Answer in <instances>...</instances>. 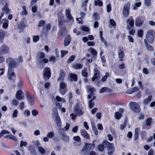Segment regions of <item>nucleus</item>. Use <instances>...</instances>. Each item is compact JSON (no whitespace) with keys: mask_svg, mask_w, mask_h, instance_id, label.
<instances>
[{"mask_svg":"<svg viewBox=\"0 0 155 155\" xmlns=\"http://www.w3.org/2000/svg\"><path fill=\"white\" fill-rule=\"evenodd\" d=\"M7 62L8 63V69L7 77L10 80H11L15 77V73L13 71V68L16 67L17 64L16 59H14L12 58H9L7 60Z\"/></svg>","mask_w":155,"mask_h":155,"instance_id":"obj_1","label":"nucleus"},{"mask_svg":"<svg viewBox=\"0 0 155 155\" xmlns=\"http://www.w3.org/2000/svg\"><path fill=\"white\" fill-rule=\"evenodd\" d=\"M95 141V140H94L92 143H85L81 151V153L83 154H85L90 150L93 149L94 147Z\"/></svg>","mask_w":155,"mask_h":155,"instance_id":"obj_2","label":"nucleus"},{"mask_svg":"<svg viewBox=\"0 0 155 155\" xmlns=\"http://www.w3.org/2000/svg\"><path fill=\"white\" fill-rule=\"evenodd\" d=\"M59 134L61 139L66 142L69 141V137L65 133L64 130L62 128H60L58 130Z\"/></svg>","mask_w":155,"mask_h":155,"instance_id":"obj_3","label":"nucleus"},{"mask_svg":"<svg viewBox=\"0 0 155 155\" xmlns=\"http://www.w3.org/2000/svg\"><path fill=\"white\" fill-rule=\"evenodd\" d=\"M154 31L153 30H149L146 36V39L144 40L150 44H152L153 43L154 41V38L153 36V34Z\"/></svg>","mask_w":155,"mask_h":155,"instance_id":"obj_4","label":"nucleus"},{"mask_svg":"<svg viewBox=\"0 0 155 155\" xmlns=\"http://www.w3.org/2000/svg\"><path fill=\"white\" fill-rule=\"evenodd\" d=\"M43 76L45 80L48 81L51 77V71L49 68L45 67L43 71Z\"/></svg>","mask_w":155,"mask_h":155,"instance_id":"obj_5","label":"nucleus"},{"mask_svg":"<svg viewBox=\"0 0 155 155\" xmlns=\"http://www.w3.org/2000/svg\"><path fill=\"white\" fill-rule=\"evenodd\" d=\"M65 14L67 19V20L65 21L66 22H70L72 24L74 22V19L73 17L72 16L70 10L67 9L65 10Z\"/></svg>","mask_w":155,"mask_h":155,"instance_id":"obj_6","label":"nucleus"},{"mask_svg":"<svg viewBox=\"0 0 155 155\" xmlns=\"http://www.w3.org/2000/svg\"><path fill=\"white\" fill-rule=\"evenodd\" d=\"M131 109L134 112L136 113H139L140 109L138 104L136 102H131L130 104Z\"/></svg>","mask_w":155,"mask_h":155,"instance_id":"obj_7","label":"nucleus"},{"mask_svg":"<svg viewBox=\"0 0 155 155\" xmlns=\"http://www.w3.org/2000/svg\"><path fill=\"white\" fill-rule=\"evenodd\" d=\"M104 144L105 145H107L108 154L109 155H111L114 151L113 144L110 143L108 142H104Z\"/></svg>","mask_w":155,"mask_h":155,"instance_id":"obj_8","label":"nucleus"},{"mask_svg":"<svg viewBox=\"0 0 155 155\" xmlns=\"http://www.w3.org/2000/svg\"><path fill=\"white\" fill-rule=\"evenodd\" d=\"M130 7V4L128 3L125 4L124 5L123 10V14L125 18L127 17L129 15Z\"/></svg>","mask_w":155,"mask_h":155,"instance_id":"obj_9","label":"nucleus"},{"mask_svg":"<svg viewBox=\"0 0 155 155\" xmlns=\"http://www.w3.org/2000/svg\"><path fill=\"white\" fill-rule=\"evenodd\" d=\"M9 48L5 45H2L0 48V53L1 54H5L9 52Z\"/></svg>","mask_w":155,"mask_h":155,"instance_id":"obj_10","label":"nucleus"},{"mask_svg":"<svg viewBox=\"0 0 155 155\" xmlns=\"http://www.w3.org/2000/svg\"><path fill=\"white\" fill-rule=\"evenodd\" d=\"M57 17L58 18V26H61L64 21L63 20L64 15L61 12H58L57 14Z\"/></svg>","mask_w":155,"mask_h":155,"instance_id":"obj_11","label":"nucleus"},{"mask_svg":"<svg viewBox=\"0 0 155 155\" xmlns=\"http://www.w3.org/2000/svg\"><path fill=\"white\" fill-rule=\"evenodd\" d=\"M27 26V22L24 19L22 20L19 23L18 27L20 30H22Z\"/></svg>","mask_w":155,"mask_h":155,"instance_id":"obj_12","label":"nucleus"},{"mask_svg":"<svg viewBox=\"0 0 155 155\" xmlns=\"http://www.w3.org/2000/svg\"><path fill=\"white\" fill-rule=\"evenodd\" d=\"M74 112L77 116H80L83 114V112L82 110V108H80L78 104L76 105L74 108Z\"/></svg>","mask_w":155,"mask_h":155,"instance_id":"obj_13","label":"nucleus"},{"mask_svg":"<svg viewBox=\"0 0 155 155\" xmlns=\"http://www.w3.org/2000/svg\"><path fill=\"white\" fill-rule=\"evenodd\" d=\"M127 23V28L128 30H130L131 28L129 26L131 27H132L134 26V20L132 16H130L129 19H128Z\"/></svg>","mask_w":155,"mask_h":155,"instance_id":"obj_14","label":"nucleus"},{"mask_svg":"<svg viewBox=\"0 0 155 155\" xmlns=\"http://www.w3.org/2000/svg\"><path fill=\"white\" fill-rule=\"evenodd\" d=\"M66 73L63 70H61L60 71L59 76L57 79V81H62L64 80Z\"/></svg>","mask_w":155,"mask_h":155,"instance_id":"obj_15","label":"nucleus"},{"mask_svg":"<svg viewBox=\"0 0 155 155\" xmlns=\"http://www.w3.org/2000/svg\"><path fill=\"white\" fill-rule=\"evenodd\" d=\"M23 92L20 90H19L16 92L15 97L18 100H21L23 97L24 96L23 95Z\"/></svg>","mask_w":155,"mask_h":155,"instance_id":"obj_16","label":"nucleus"},{"mask_svg":"<svg viewBox=\"0 0 155 155\" xmlns=\"http://www.w3.org/2000/svg\"><path fill=\"white\" fill-rule=\"evenodd\" d=\"M152 119L151 118H149L147 119L146 121V125L143 124L142 126V129H147V127L150 126L151 123Z\"/></svg>","mask_w":155,"mask_h":155,"instance_id":"obj_17","label":"nucleus"},{"mask_svg":"<svg viewBox=\"0 0 155 155\" xmlns=\"http://www.w3.org/2000/svg\"><path fill=\"white\" fill-rule=\"evenodd\" d=\"M8 6V4L7 3H5L2 9V11L5 12V13L7 15L8 14L10 13Z\"/></svg>","mask_w":155,"mask_h":155,"instance_id":"obj_18","label":"nucleus"},{"mask_svg":"<svg viewBox=\"0 0 155 155\" xmlns=\"http://www.w3.org/2000/svg\"><path fill=\"white\" fill-rule=\"evenodd\" d=\"M118 56L119 58H123L124 56V49L123 47H119Z\"/></svg>","mask_w":155,"mask_h":155,"instance_id":"obj_19","label":"nucleus"},{"mask_svg":"<svg viewBox=\"0 0 155 155\" xmlns=\"http://www.w3.org/2000/svg\"><path fill=\"white\" fill-rule=\"evenodd\" d=\"M71 41V38L69 35H67L65 38L64 45L65 46H68L70 43Z\"/></svg>","mask_w":155,"mask_h":155,"instance_id":"obj_20","label":"nucleus"},{"mask_svg":"<svg viewBox=\"0 0 155 155\" xmlns=\"http://www.w3.org/2000/svg\"><path fill=\"white\" fill-rule=\"evenodd\" d=\"M143 22V19H140V18H137L135 20V25L137 27L141 26Z\"/></svg>","mask_w":155,"mask_h":155,"instance_id":"obj_21","label":"nucleus"},{"mask_svg":"<svg viewBox=\"0 0 155 155\" xmlns=\"http://www.w3.org/2000/svg\"><path fill=\"white\" fill-rule=\"evenodd\" d=\"M106 142H108L107 141L105 140L102 142V143L99 144L98 146V150L101 151H103L104 150V147H107V145H105L104 144V143Z\"/></svg>","mask_w":155,"mask_h":155,"instance_id":"obj_22","label":"nucleus"},{"mask_svg":"<svg viewBox=\"0 0 155 155\" xmlns=\"http://www.w3.org/2000/svg\"><path fill=\"white\" fill-rule=\"evenodd\" d=\"M94 76L92 78V81H94L96 79H97L98 76L99 75V71L97 69H95L94 71Z\"/></svg>","mask_w":155,"mask_h":155,"instance_id":"obj_23","label":"nucleus"},{"mask_svg":"<svg viewBox=\"0 0 155 155\" xmlns=\"http://www.w3.org/2000/svg\"><path fill=\"white\" fill-rule=\"evenodd\" d=\"M55 122L57 126L60 127L61 126V123L59 116L58 115H55Z\"/></svg>","mask_w":155,"mask_h":155,"instance_id":"obj_24","label":"nucleus"},{"mask_svg":"<svg viewBox=\"0 0 155 155\" xmlns=\"http://www.w3.org/2000/svg\"><path fill=\"white\" fill-rule=\"evenodd\" d=\"M140 131V129L139 127H137L135 129V133L134 136L135 140H137L138 139L139 136V133Z\"/></svg>","mask_w":155,"mask_h":155,"instance_id":"obj_25","label":"nucleus"},{"mask_svg":"<svg viewBox=\"0 0 155 155\" xmlns=\"http://www.w3.org/2000/svg\"><path fill=\"white\" fill-rule=\"evenodd\" d=\"M6 34L5 31L3 29H0V42H2L5 38Z\"/></svg>","mask_w":155,"mask_h":155,"instance_id":"obj_26","label":"nucleus"},{"mask_svg":"<svg viewBox=\"0 0 155 155\" xmlns=\"http://www.w3.org/2000/svg\"><path fill=\"white\" fill-rule=\"evenodd\" d=\"M70 77L71 78V81H77L78 80L77 75L73 73H71L70 74Z\"/></svg>","mask_w":155,"mask_h":155,"instance_id":"obj_27","label":"nucleus"},{"mask_svg":"<svg viewBox=\"0 0 155 155\" xmlns=\"http://www.w3.org/2000/svg\"><path fill=\"white\" fill-rule=\"evenodd\" d=\"M4 137L5 138L11 139L15 141H17V139L16 138L15 136L12 135L10 134L6 135L4 136Z\"/></svg>","mask_w":155,"mask_h":155,"instance_id":"obj_28","label":"nucleus"},{"mask_svg":"<svg viewBox=\"0 0 155 155\" xmlns=\"http://www.w3.org/2000/svg\"><path fill=\"white\" fill-rule=\"evenodd\" d=\"M81 135L84 138L86 139H88L89 137V134H87V132L84 130H81Z\"/></svg>","mask_w":155,"mask_h":155,"instance_id":"obj_29","label":"nucleus"},{"mask_svg":"<svg viewBox=\"0 0 155 155\" xmlns=\"http://www.w3.org/2000/svg\"><path fill=\"white\" fill-rule=\"evenodd\" d=\"M3 20L4 22L2 24V27L4 29H7L8 27L9 21L7 19L5 18L3 19Z\"/></svg>","mask_w":155,"mask_h":155,"instance_id":"obj_30","label":"nucleus"},{"mask_svg":"<svg viewBox=\"0 0 155 155\" xmlns=\"http://www.w3.org/2000/svg\"><path fill=\"white\" fill-rule=\"evenodd\" d=\"M27 97L29 104L31 105H33L34 103V100L33 97L28 95H27Z\"/></svg>","mask_w":155,"mask_h":155,"instance_id":"obj_31","label":"nucleus"},{"mask_svg":"<svg viewBox=\"0 0 155 155\" xmlns=\"http://www.w3.org/2000/svg\"><path fill=\"white\" fill-rule=\"evenodd\" d=\"M151 99L152 96H149L144 100L143 104L145 105L147 104L151 101Z\"/></svg>","mask_w":155,"mask_h":155,"instance_id":"obj_32","label":"nucleus"},{"mask_svg":"<svg viewBox=\"0 0 155 155\" xmlns=\"http://www.w3.org/2000/svg\"><path fill=\"white\" fill-rule=\"evenodd\" d=\"M145 45L147 49L150 51H153L154 49L153 47L149 45L145 40H144Z\"/></svg>","mask_w":155,"mask_h":155,"instance_id":"obj_33","label":"nucleus"},{"mask_svg":"<svg viewBox=\"0 0 155 155\" xmlns=\"http://www.w3.org/2000/svg\"><path fill=\"white\" fill-rule=\"evenodd\" d=\"M91 54L92 55L93 57L96 58L97 54V51L94 49L93 48H91L89 49Z\"/></svg>","mask_w":155,"mask_h":155,"instance_id":"obj_34","label":"nucleus"},{"mask_svg":"<svg viewBox=\"0 0 155 155\" xmlns=\"http://www.w3.org/2000/svg\"><path fill=\"white\" fill-rule=\"evenodd\" d=\"M87 69L85 68L81 71V75L84 78H87L88 76V73L87 72Z\"/></svg>","mask_w":155,"mask_h":155,"instance_id":"obj_35","label":"nucleus"},{"mask_svg":"<svg viewBox=\"0 0 155 155\" xmlns=\"http://www.w3.org/2000/svg\"><path fill=\"white\" fill-rule=\"evenodd\" d=\"M139 89L138 87H135L133 88L130 90H128L127 91L126 93L128 94H131L133 92L137 91Z\"/></svg>","mask_w":155,"mask_h":155,"instance_id":"obj_36","label":"nucleus"},{"mask_svg":"<svg viewBox=\"0 0 155 155\" xmlns=\"http://www.w3.org/2000/svg\"><path fill=\"white\" fill-rule=\"evenodd\" d=\"M82 67V65L81 64L77 63L73 65V68L76 69H79Z\"/></svg>","mask_w":155,"mask_h":155,"instance_id":"obj_37","label":"nucleus"},{"mask_svg":"<svg viewBox=\"0 0 155 155\" xmlns=\"http://www.w3.org/2000/svg\"><path fill=\"white\" fill-rule=\"evenodd\" d=\"M94 5L95 6L98 5L100 6H102L103 5V2L100 0H95L94 1Z\"/></svg>","mask_w":155,"mask_h":155,"instance_id":"obj_38","label":"nucleus"},{"mask_svg":"<svg viewBox=\"0 0 155 155\" xmlns=\"http://www.w3.org/2000/svg\"><path fill=\"white\" fill-rule=\"evenodd\" d=\"M140 137L143 140H144L147 137V133L145 131H142L140 133Z\"/></svg>","mask_w":155,"mask_h":155,"instance_id":"obj_39","label":"nucleus"},{"mask_svg":"<svg viewBox=\"0 0 155 155\" xmlns=\"http://www.w3.org/2000/svg\"><path fill=\"white\" fill-rule=\"evenodd\" d=\"M10 132L6 130H2L0 133V138L2 137L3 136L6 134H9Z\"/></svg>","mask_w":155,"mask_h":155,"instance_id":"obj_40","label":"nucleus"},{"mask_svg":"<svg viewBox=\"0 0 155 155\" xmlns=\"http://www.w3.org/2000/svg\"><path fill=\"white\" fill-rule=\"evenodd\" d=\"M67 87V84L64 82L60 83V87L62 89H64Z\"/></svg>","mask_w":155,"mask_h":155,"instance_id":"obj_41","label":"nucleus"},{"mask_svg":"<svg viewBox=\"0 0 155 155\" xmlns=\"http://www.w3.org/2000/svg\"><path fill=\"white\" fill-rule=\"evenodd\" d=\"M56 100L58 102H62L63 103H64L65 100L64 98H61L59 96H57L56 97Z\"/></svg>","mask_w":155,"mask_h":155,"instance_id":"obj_42","label":"nucleus"},{"mask_svg":"<svg viewBox=\"0 0 155 155\" xmlns=\"http://www.w3.org/2000/svg\"><path fill=\"white\" fill-rule=\"evenodd\" d=\"M75 58V56L74 55H73L70 57L67 62L68 63H69L72 62L74 59Z\"/></svg>","mask_w":155,"mask_h":155,"instance_id":"obj_43","label":"nucleus"},{"mask_svg":"<svg viewBox=\"0 0 155 155\" xmlns=\"http://www.w3.org/2000/svg\"><path fill=\"white\" fill-rule=\"evenodd\" d=\"M121 114L118 112L115 113V118L117 119H120L121 117Z\"/></svg>","mask_w":155,"mask_h":155,"instance_id":"obj_44","label":"nucleus"},{"mask_svg":"<svg viewBox=\"0 0 155 155\" xmlns=\"http://www.w3.org/2000/svg\"><path fill=\"white\" fill-rule=\"evenodd\" d=\"M38 150L42 154H45V149L41 147H38Z\"/></svg>","mask_w":155,"mask_h":155,"instance_id":"obj_45","label":"nucleus"},{"mask_svg":"<svg viewBox=\"0 0 155 155\" xmlns=\"http://www.w3.org/2000/svg\"><path fill=\"white\" fill-rule=\"evenodd\" d=\"M143 31L142 30H139L137 32V35L138 37L142 38L143 37Z\"/></svg>","mask_w":155,"mask_h":155,"instance_id":"obj_46","label":"nucleus"},{"mask_svg":"<svg viewBox=\"0 0 155 155\" xmlns=\"http://www.w3.org/2000/svg\"><path fill=\"white\" fill-rule=\"evenodd\" d=\"M54 133L53 132H49L47 135V136L50 139L52 138L54 136Z\"/></svg>","mask_w":155,"mask_h":155,"instance_id":"obj_47","label":"nucleus"},{"mask_svg":"<svg viewBox=\"0 0 155 155\" xmlns=\"http://www.w3.org/2000/svg\"><path fill=\"white\" fill-rule=\"evenodd\" d=\"M45 24V21H41L39 23L38 26V27L43 26Z\"/></svg>","mask_w":155,"mask_h":155,"instance_id":"obj_48","label":"nucleus"},{"mask_svg":"<svg viewBox=\"0 0 155 155\" xmlns=\"http://www.w3.org/2000/svg\"><path fill=\"white\" fill-rule=\"evenodd\" d=\"M39 37L38 35H35L33 37V40L34 42H36L39 40Z\"/></svg>","mask_w":155,"mask_h":155,"instance_id":"obj_49","label":"nucleus"},{"mask_svg":"<svg viewBox=\"0 0 155 155\" xmlns=\"http://www.w3.org/2000/svg\"><path fill=\"white\" fill-rule=\"evenodd\" d=\"M24 115L26 117H29L30 114V113L29 110H25L24 112Z\"/></svg>","mask_w":155,"mask_h":155,"instance_id":"obj_50","label":"nucleus"},{"mask_svg":"<svg viewBox=\"0 0 155 155\" xmlns=\"http://www.w3.org/2000/svg\"><path fill=\"white\" fill-rule=\"evenodd\" d=\"M73 139L78 142H80L81 141L80 137L78 136H76L73 137Z\"/></svg>","mask_w":155,"mask_h":155,"instance_id":"obj_51","label":"nucleus"},{"mask_svg":"<svg viewBox=\"0 0 155 155\" xmlns=\"http://www.w3.org/2000/svg\"><path fill=\"white\" fill-rule=\"evenodd\" d=\"M107 11L108 13H109L111 11V5L110 4H108L107 6Z\"/></svg>","mask_w":155,"mask_h":155,"instance_id":"obj_52","label":"nucleus"},{"mask_svg":"<svg viewBox=\"0 0 155 155\" xmlns=\"http://www.w3.org/2000/svg\"><path fill=\"white\" fill-rule=\"evenodd\" d=\"M31 113L33 116H36L38 114V112L36 110L34 109L32 111Z\"/></svg>","mask_w":155,"mask_h":155,"instance_id":"obj_53","label":"nucleus"},{"mask_svg":"<svg viewBox=\"0 0 155 155\" xmlns=\"http://www.w3.org/2000/svg\"><path fill=\"white\" fill-rule=\"evenodd\" d=\"M144 5L147 6H149L150 5L151 0H144Z\"/></svg>","mask_w":155,"mask_h":155,"instance_id":"obj_54","label":"nucleus"},{"mask_svg":"<svg viewBox=\"0 0 155 155\" xmlns=\"http://www.w3.org/2000/svg\"><path fill=\"white\" fill-rule=\"evenodd\" d=\"M67 96L69 99V101H70L71 99H72L73 98L72 92H68V94H67Z\"/></svg>","mask_w":155,"mask_h":155,"instance_id":"obj_55","label":"nucleus"},{"mask_svg":"<svg viewBox=\"0 0 155 155\" xmlns=\"http://www.w3.org/2000/svg\"><path fill=\"white\" fill-rule=\"evenodd\" d=\"M27 145V143L26 142H24L22 140L21 141L20 146L21 147H22L24 146L25 147Z\"/></svg>","mask_w":155,"mask_h":155,"instance_id":"obj_56","label":"nucleus"},{"mask_svg":"<svg viewBox=\"0 0 155 155\" xmlns=\"http://www.w3.org/2000/svg\"><path fill=\"white\" fill-rule=\"evenodd\" d=\"M68 53L67 51H61V56L63 58L64 55L67 54Z\"/></svg>","mask_w":155,"mask_h":155,"instance_id":"obj_57","label":"nucleus"},{"mask_svg":"<svg viewBox=\"0 0 155 155\" xmlns=\"http://www.w3.org/2000/svg\"><path fill=\"white\" fill-rule=\"evenodd\" d=\"M81 29L83 31H84L88 32L89 31V29L88 28L85 26H82L81 27Z\"/></svg>","mask_w":155,"mask_h":155,"instance_id":"obj_58","label":"nucleus"},{"mask_svg":"<svg viewBox=\"0 0 155 155\" xmlns=\"http://www.w3.org/2000/svg\"><path fill=\"white\" fill-rule=\"evenodd\" d=\"M98 14L96 13H94L93 15V17L94 19V20H97L98 18Z\"/></svg>","mask_w":155,"mask_h":155,"instance_id":"obj_59","label":"nucleus"},{"mask_svg":"<svg viewBox=\"0 0 155 155\" xmlns=\"http://www.w3.org/2000/svg\"><path fill=\"white\" fill-rule=\"evenodd\" d=\"M95 91V89L94 87H91L89 89V91L90 93L91 94L93 95V93Z\"/></svg>","mask_w":155,"mask_h":155,"instance_id":"obj_60","label":"nucleus"},{"mask_svg":"<svg viewBox=\"0 0 155 155\" xmlns=\"http://www.w3.org/2000/svg\"><path fill=\"white\" fill-rule=\"evenodd\" d=\"M18 113L17 110H15L12 114V116L14 117H16L17 116V114Z\"/></svg>","mask_w":155,"mask_h":155,"instance_id":"obj_61","label":"nucleus"},{"mask_svg":"<svg viewBox=\"0 0 155 155\" xmlns=\"http://www.w3.org/2000/svg\"><path fill=\"white\" fill-rule=\"evenodd\" d=\"M110 24L113 26H116V23L114 20L112 19L110 20Z\"/></svg>","mask_w":155,"mask_h":155,"instance_id":"obj_62","label":"nucleus"},{"mask_svg":"<svg viewBox=\"0 0 155 155\" xmlns=\"http://www.w3.org/2000/svg\"><path fill=\"white\" fill-rule=\"evenodd\" d=\"M107 90V87H104L101 88L100 90V93H103L105 92Z\"/></svg>","mask_w":155,"mask_h":155,"instance_id":"obj_63","label":"nucleus"},{"mask_svg":"<svg viewBox=\"0 0 155 155\" xmlns=\"http://www.w3.org/2000/svg\"><path fill=\"white\" fill-rule=\"evenodd\" d=\"M20 108L21 110H22L25 107L24 103V102H21L20 104Z\"/></svg>","mask_w":155,"mask_h":155,"instance_id":"obj_64","label":"nucleus"}]
</instances>
